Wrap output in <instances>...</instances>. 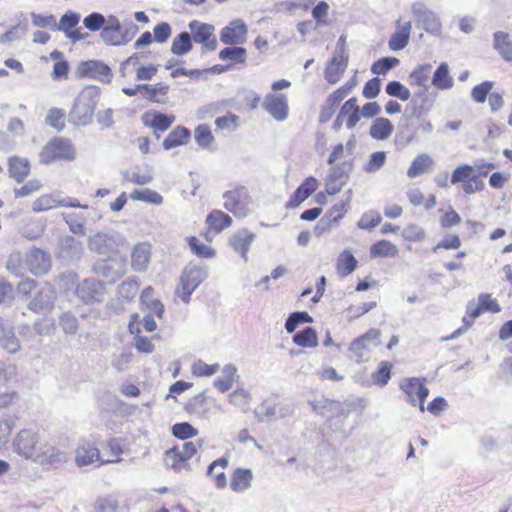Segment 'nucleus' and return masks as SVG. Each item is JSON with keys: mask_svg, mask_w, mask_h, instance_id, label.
I'll return each mask as SVG.
<instances>
[{"mask_svg": "<svg viewBox=\"0 0 512 512\" xmlns=\"http://www.w3.org/2000/svg\"><path fill=\"white\" fill-rule=\"evenodd\" d=\"M222 377L214 380L213 385L220 392L224 393L230 390L234 382L239 378L237 368L234 364H226L222 369Z\"/></svg>", "mask_w": 512, "mask_h": 512, "instance_id": "nucleus-38", "label": "nucleus"}, {"mask_svg": "<svg viewBox=\"0 0 512 512\" xmlns=\"http://www.w3.org/2000/svg\"><path fill=\"white\" fill-rule=\"evenodd\" d=\"M411 13L418 27L433 36L442 33V22L436 12L429 9L423 2L417 1L411 4Z\"/></svg>", "mask_w": 512, "mask_h": 512, "instance_id": "nucleus-6", "label": "nucleus"}, {"mask_svg": "<svg viewBox=\"0 0 512 512\" xmlns=\"http://www.w3.org/2000/svg\"><path fill=\"white\" fill-rule=\"evenodd\" d=\"M164 464L167 468L173 470L174 472H182V471H189L190 465L188 463V459L185 458L180 450L179 446H174L170 449H168L164 453L163 458Z\"/></svg>", "mask_w": 512, "mask_h": 512, "instance_id": "nucleus-32", "label": "nucleus"}, {"mask_svg": "<svg viewBox=\"0 0 512 512\" xmlns=\"http://www.w3.org/2000/svg\"><path fill=\"white\" fill-rule=\"evenodd\" d=\"M81 77L94 79L103 83H110L112 71L108 65L99 60H88L82 62L78 68Z\"/></svg>", "mask_w": 512, "mask_h": 512, "instance_id": "nucleus-17", "label": "nucleus"}, {"mask_svg": "<svg viewBox=\"0 0 512 512\" xmlns=\"http://www.w3.org/2000/svg\"><path fill=\"white\" fill-rule=\"evenodd\" d=\"M63 220L68 225L69 230L76 235H85L86 217L80 213H63Z\"/></svg>", "mask_w": 512, "mask_h": 512, "instance_id": "nucleus-48", "label": "nucleus"}, {"mask_svg": "<svg viewBox=\"0 0 512 512\" xmlns=\"http://www.w3.org/2000/svg\"><path fill=\"white\" fill-rule=\"evenodd\" d=\"M318 187L317 179L314 177L306 178L290 197L287 207L295 208L305 201Z\"/></svg>", "mask_w": 512, "mask_h": 512, "instance_id": "nucleus-31", "label": "nucleus"}, {"mask_svg": "<svg viewBox=\"0 0 512 512\" xmlns=\"http://www.w3.org/2000/svg\"><path fill=\"white\" fill-rule=\"evenodd\" d=\"M172 435L181 440H187L198 435V430L188 422L176 423L171 428Z\"/></svg>", "mask_w": 512, "mask_h": 512, "instance_id": "nucleus-57", "label": "nucleus"}, {"mask_svg": "<svg viewBox=\"0 0 512 512\" xmlns=\"http://www.w3.org/2000/svg\"><path fill=\"white\" fill-rule=\"evenodd\" d=\"M398 254V248L388 240H380L374 243L370 248V256L376 257H395Z\"/></svg>", "mask_w": 512, "mask_h": 512, "instance_id": "nucleus-47", "label": "nucleus"}, {"mask_svg": "<svg viewBox=\"0 0 512 512\" xmlns=\"http://www.w3.org/2000/svg\"><path fill=\"white\" fill-rule=\"evenodd\" d=\"M253 472L248 468H237L230 477V488L235 493L247 491L253 481Z\"/></svg>", "mask_w": 512, "mask_h": 512, "instance_id": "nucleus-29", "label": "nucleus"}, {"mask_svg": "<svg viewBox=\"0 0 512 512\" xmlns=\"http://www.w3.org/2000/svg\"><path fill=\"white\" fill-rule=\"evenodd\" d=\"M386 93L391 96L400 99L401 101H407L411 98L410 90L399 81H391L386 85Z\"/></svg>", "mask_w": 512, "mask_h": 512, "instance_id": "nucleus-59", "label": "nucleus"}, {"mask_svg": "<svg viewBox=\"0 0 512 512\" xmlns=\"http://www.w3.org/2000/svg\"><path fill=\"white\" fill-rule=\"evenodd\" d=\"M191 133L188 128L184 126L175 127L163 141V148L170 150L175 147L185 145L188 143Z\"/></svg>", "mask_w": 512, "mask_h": 512, "instance_id": "nucleus-37", "label": "nucleus"}, {"mask_svg": "<svg viewBox=\"0 0 512 512\" xmlns=\"http://www.w3.org/2000/svg\"><path fill=\"white\" fill-rule=\"evenodd\" d=\"M399 388L405 394V401L415 406L419 401V409L425 411L424 402L429 395V389L426 387V379L423 377L403 378L399 383Z\"/></svg>", "mask_w": 512, "mask_h": 512, "instance_id": "nucleus-8", "label": "nucleus"}, {"mask_svg": "<svg viewBox=\"0 0 512 512\" xmlns=\"http://www.w3.org/2000/svg\"><path fill=\"white\" fill-rule=\"evenodd\" d=\"M228 400L235 407L247 412L249 410L251 395L244 388H238L228 395Z\"/></svg>", "mask_w": 512, "mask_h": 512, "instance_id": "nucleus-52", "label": "nucleus"}, {"mask_svg": "<svg viewBox=\"0 0 512 512\" xmlns=\"http://www.w3.org/2000/svg\"><path fill=\"white\" fill-rule=\"evenodd\" d=\"M138 290L139 283L134 278L127 279L118 286L119 296L127 300L133 299L137 295Z\"/></svg>", "mask_w": 512, "mask_h": 512, "instance_id": "nucleus-64", "label": "nucleus"}, {"mask_svg": "<svg viewBox=\"0 0 512 512\" xmlns=\"http://www.w3.org/2000/svg\"><path fill=\"white\" fill-rule=\"evenodd\" d=\"M142 121L145 126L153 128L155 132H164L174 123L175 116L160 112H146L142 116Z\"/></svg>", "mask_w": 512, "mask_h": 512, "instance_id": "nucleus-30", "label": "nucleus"}, {"mask_svg": "<svg viewBox=\"0 0 512 512\" xmlns=\"http://www.w3.org/2000/svg\"><path fill=\"white\" fill-rule=\"evenodd\" d=\"M263 108L276 121H284L288 117V100L286 95L282 93L266 95L263 101Z\"/></svg>", "mask_w": 512, "mask_h": 512, "instance_id": "nucleus-19", "label": "nucleus"}, {"mask_svg": "<svg viewBox=\"0 0 512 512\" xmlns=\"http://www.w3.org/2000/svg\"><path fill=\"white\" fill-rule=\"evenodd\" d=\"M431 64H423L415 68L409 75V83L411 86L421 88L428 87L426 85L431 72Z\"/></svg>", "mask_w": 512, "mask_h": 512, "instance_id": "nucleus-51", "label": "nucleus"}, {"mask_svg": "<svg viewBox=\"0 0 512 512\" xmlns=\"http://www.w3.org/2000/svg\"><path fill=\"white\" fill-rule=\"evenodd\" d=\"M8 171L11 178L22 182L30 173V163L27 158L13 156L8 160Z\"/></svg>", "mask_w": 512, "mask_h": 512, "instance_id": "nucleus-35", "label": "nucleus"}, {"mask_svg": "<svg viewBox=\"0 0 512 512\" xmlns=\"http://www.w3.org/2000/svg\"><path fill=\"white\" fill-rule=\"evenodd\" d=\"M351 190H348V196L346 201H341L339 203L334 204L329 211L324 215V217L320 220L319 225L322 226L323 230H329L333 224L338 223L345 213L347 212L346 206L351 198Z\"/></svg>", "mask_w": 512, "mask_h": 512, "instance_id": "nucleus-28", "label": "nucleus"}, {"mask_svg": "<svg viewBox=\"0 0 512 512\" xmlns=\"http://www.w3.org/2000/svg\"><path fill=\"white\" fill-rule=\"evenodd\" d=\"M248 27L240 19H233L220 31V41L225 45H242L247 40Z\"/></svg>", "mask_w": 512, "mask_h": 512, "instance_id": "nucleus-16", "label": "nucleus"}, {"mask_svg": "<svg viewBox=\"0 0 512 512\" xmlns=\"http://www.w3.org/2000/svg\"><path fill=\"white\" fill-rule=\"evenodd\" d=\"M206 224L210 230L218 234L231 226L232 218L221 210H213L208 214Z\"/></svg>", "mask_w": 512, "mask_h": 512, "instance_id": "nucleus-42", "label": "nucleus"}, {"mask_svg": "<svg viewBox=\"0 0 512 512\" xmlns=\"http://www.w3.org/2000/svg\"><path fill=\"white\" fill-rule=\"evenodd\" d=\"M493 48L507 62L512 61V37L504 31H497L493 34Z\"/></svg>", "mask_w": 512, "mask_h": 512, "instance_id": "nucleus-36", "label": "nucleus"}, {"mask_svg": "<svg viewBox=\"0 0 512 512\" xmlns=\"http://www.w3.org/2000/svg\"><path fill=\"white\" fill-rule=\"evenodd\" d=\"M350 170L351 164L348 162H343L332 167L326 179L325 191L329 195L338 193L346 184Z\"/></svg>", "mask_w": 512, "mask_h": 512, "instance_id": "nucleus-18", "label": "nucleus"}, {"mask_svg": "<svg viewBox=\"0 0 512 512\" xmlns=\"http://www.w3.org/2000/svg\"><path fill=\"white\" fill-rule=\"evenodd\" d=\"M434 165L432 157L422 153L417 155L407 170V176L411 179L431 170Z\"/></svg>", "mask_w": 512, "mask_h": 512, "instance_id": "nucleus-41", "label": "nucleus"}, {"mask_svg": "<svg viewBox=\"0 0 512 512\" xmlns=\"http://www.w3.org/2000/svg\"><path fill=\"white\" fill-rule=\"evenodd\" d=\"M12 451L23 460L41 466H58L68 460V455L56 445L44 439L36 428H23L11 440Z\"/></svg>", "mask_w": 512, "mask_h": 512, "instance_id": "nucleus-1", "label": "nucleus"}, {"mask_svg": "<svg viewBox=\"0 0 512 512\" xmlns=\"http://www.w3.org/2000/svg\"><path fill=\"white\" fill-rule=\"evenodd\" d=\"M192 38L189 32H181L172 41L171 52L183 56L192 50Z\"/></svg>", "mask_w": 512, "mask_h": 512, "instance_id": "nucleus-46", "label": "nucleus"}, {"mask_svg": "<svg viewBox=\"0 0 512 512\" xmlns=\"http://www.w3.org/2000/svg\"><path fill=\"white\" fill-rule=\"evenodd\" d=\"M56 299V293L50 285L42 287L34 299L29 303L28 308L35 313H42L50 310Z\"/></svg>", "mask_w": 512, "mask_h": 512, "instance_id": "nucleus-23", "label": "nucleus"}, {"mask_svg": "<svg viewBox=\"0 0 512 512\" xmlns=\"http://www.w3.org/2000/svg\"><path fill=\"white\" fill-rule=\"evenodd\" d=\"M223 207L238 218H244L250 213L251 197L244 186H236L223 193Z\"/></svg>", "mask_w": 512, "mask_h": 512, "instance_id": "nucleus-4", "label": "nucleus"}, {"mask_svg": "<svg viewBox=\"0 0 512 512\" xmlns=\"http://www.w3.org/2000/svg\"><path fill=\"white\" fill-rule=\"evenodd\" d=\"M132 200L143 201L150 204L160 205L163 197L156 191L151 189H136L130 194Z\"/></svg>", "mask_w": 512, "mask_h": 512, "instance_id": "nucleus-54", "label": "nucleus"}, {"mask_svg": "<svg viewBox=\"0 0 512 512\" xmlns=\"http://www.w3.org/2000/svg\"><path fill=\"white\" fill-rule=\"evenodd\" d=\"M188 245L193 254L201 258H212L215 255V251L207 245L201 244L195 236L187 238Z\"/></svg>", "mask_w": 512, "mask_h": 512, "instance_id": "nucleus-62", "label": "nucleus"}, {"mask_svg": "<svg viewBox=\"0 0 512 512\" xmlns=\"http://www.w3.org/2000/svg\"><path fill=\"white\" fill-rule=\"evenodd\" d=\"M104 284L93 278H86L76 287L77 298L85 304L101 302L104 299Z\"/></svg>", "mask_w": 512, "mask_h": 512, "instance_id": "nucleus-15", "label": "nucleus"}, {"mask_svg": "<svg viewBox=\"0 0 512 512\" xmlns=\"http://www.w3.org/2000/svg\"><path fill=\"white\" fill-rule=\"evenodd\" d=\"M94 273L109 283H115L126 273V258L120 253L98 260L93 266Z\"/></svg>", "mask_w": 512, "mask_h": 512, "instance_id": "nucleus-5", "label": "nucleus"}, {"mask_svg": "<svg viewBox=\"0 0 512 512\" xmlns=\"http://www.w3.org/2000/svg\"><path fill=\"white\" fill-rule=\"evenodd\" d=\"M232 47H226L219 52V58L222 61L230 60L234 63L243 64L246 62L247 51L245 48L238 45H231Z\"/></svg>", "mask_w": 512, "mask_h": 512, "instance_id": "nucleus-50", "label": "nucleus"}, {"mask_svg": "<svg viewBox=\"0 0 512 512\" xmlns=\"http://www.w3.org/2000/svg\"><path fill=\"white\" fill-rule=\"evenodd\" d=\"M206 276V271L196 266L188 267L183 271L180 278L181 292H179V296L183 302L188 303L190 301L191 294Z\"/></svg>", "mask_w": 512, "mask_h": 512, "instance_id": "nucleus-14", "label": "nucleus"}, {"mask_svg": "<svg viewBox=\"0 0 512 512\" xmlns=\"http://www.w3.org/2000/svg\"><path fill=\"white\" fill-rule=\"evenodd\" d=\"M153 295L154 290L149 286L142 291L140 301L151 314L161 318L164 314V305L160 300L154 298Z\"/></svg>", "mask_w": 512, "mask_h": 512, "instance_id": "nucleus-44", "label": "nucleus"}, {"mask_svg": "<svg viewBox=\"0 0 512 512\" xmlns=\"http://www.w3.org/2000/svg\"><path fill=\"white\" fill-rule=\"evenodd\" d=\"M387 155L384 151L373 152L366 163L363 165V171L366 173H375L379 171L386 163Z\"/></svg>", "mask_w": 512, "mask_h": 512, "instance_id": "nucleus-55", "label": "nucleus"}, {"mask_svg": "<svg viewBox=\"0 0 512 512\" xmlns=\"http://www.w3.org/2000/svg\"><path fill=\"white\" fill-rule=\"evenodd\" d=\"M99 98L100 89L97 86H85L74 101L69 114L70 121L78 126L90 124Z\"/></svg>", "mask_w": 512, "mask_h": 512, "instance_id": "nucleus-2", "label": "nucleus"}, {"mask_svg": "<svg viewBox=\"0 0 512 512\" xmlns=\"http://www.w3.org/2000/svg\"><path fill=\"white\" fill-rule=\"evenodd\" d=\"M255 239V234L251 233L247 229H242L236 232L230 238V245L233 250L239 253L245 262L248 260V252L252 242Z\"/></svg>", "mask_w": 512, "mask_h": 512, "instance_id": "nucleus-26", "label": "nucleus"}, {"mask_svg": "<svg viewBox=\"0 0 512 512\" xmlns=\"http://www.w3.org/2000/svg\"><path fill=\"white\" fill-rule=\"evenodd\" d=\"M76 157V152L70 140L64 138H54L49 141L40 152V162L49 164L59 160L72 161Z\"/></svg>", "mask_w": 512, "mask_h": 512, "instance_id": "nucleus-3", "label": "nucleus"}, {"mask_svg": "<svg viewBox=\"0 0 512 512\" xmlns=\"http://www.w3.org/2000/svg\"><path fill=\"white\" fill-rule=\"evenodd\" d=\"M219 370L220 365L218 363L207 364L202 360L194 362L191 368L192 374L196 377H209L216 374Z\"/></svg>", "mask_w": 512, "mask_h": 512, "instance_id": "nucleus-58", "label": "nucleus"}, {"mask_svg": "<svg viewBox=\"0 0 512 512\" xmlns=\"http://www.w3.org/2000/svg\"><path fill=\"white\" fill-rule=\"evenodd\" d=\"M411 30L412 23L410 21L401 22V20H398L396 22V30L388 42L390 50L399 51L404 49L409 43Z\"/></svg>", "mask_w": 512, "mask_h": 512, "instance_id": "nucleus-24", "label": "nucleus"}, {"mask_svg": "<svg viewBox=\"0 0 512 512\" xmlns=\"http://www.w3.org/2000/svg\"><path fill=\"white\" fill-rule=\"evenodd\" d=\"M432 85L439 90H448L454 86V80L449 73V66L446 62H442L435 70Z\"/></svg>", "mask_w": 512, "mask_h": 512, "instance_id": "nucleus-43", "label": "nucleus"}, {"mask_svg": "<svg viewBox=\"0 0 512 512\" xmlns=\"http://www.w3.org/2000/svg\"><path fill=\"white\" fill-rule=\"evenodd\" d=\"M394 126L387 118H376L371 126L369 134L375 140H387L393 133Z\"/></svg>", "mask_w": 512, "mask_h": 512, "instance_id": "nucleus-40", "label": "nucleus"}, {"mask_svg": "<svg viewBox=\"0 0 512 512\" xmlns=\"http://www.w3.org/2000/svg\"><path fill=\"white\" fill-rule=\"evenodd\" d=\"M392 365L388 361H382L376 372L372 374V380L380 387L387 385L391 378Z\"/></svg>", "mask_w": 512, "mask_h": 512, "instance_id": "nucleus-60", "label": "nucleus"}, {"mask_svg": "<svg viewBox=\"0 0 512 512\" xmlns=\"http://www.w3.org/2000/svg\"><path fill=\"white\" fill-rule=\"evenodd\" d=\"M190 35L195 43L203 45L207 50L214 51L217 48V39L214 37L215 27L209 23L192 20L188 23Z\"/></svg>", "mask_w": 512, "mask_h": 512, "instance_id": "nucleus-11", "label": "nucleus"}, {"mask_svg": "<svg viewBox=\"0 0 512 512\" xmlns=\"http://www.w3.org/2000/svg\"><path fill=\"white\" fill-rule=\"evenodd\" d=\"M194 139L200 147L209 148L214 141L209 125L199 124L194 130Z\"/></svg>", "mask_w": 512, "mask_h": 512, "instance_id": "nucleus-56", "label": "nucleus"}, {"mask_svg": "<svg viewBox=\"0 0 512 512\" xmlns=\"http://www.w3.org/2000/svg\"><path fill=\"white\" fill-rule=\"evenodd\" d=\"M380 335V330L374 328L369 329L366 333L357 337L351 342L349 351L353 354L357 361H360L363 358L364 352L367 350L370 343L375 345L379 344Z\"/></svg>", "mask_w": 512, "mask_h": 512, "instance_id": "nucleus-21", "label": "nucleus"}, {"mask_svg": "<svg viewBox=\"0 0 512 512\" xmlns=\"http://www.w3.org/2000/svg\"><path fill=\"white\" fill-rule=\"evenodd\" d=\"M121 237L116 233L97 232L88 236L87 246L90 251L99 255L119 253Z\"/></svg>", "mask_w": 512, "mask_h": 512, "instance_id": "nucleus-9", "label": "nucleus"}, {"mask_svg": "<svg viewBox=\"0 0 512 512\" xmlns=\"http://www.w3.org/2000/svg\"><path fill=\"white\" fill-rule=\"evenodd\" d=\"M0 345L7 352L14 354L20 349V342L13 329L0 318Z\"/></svg>", "mask_w": 512, "mask_h": 512, "instance_id": "nucleus-34", "label": "nucleus"}, {"mask_svg": "<svg viewBox=\"0 0 512 512\" xmlns=\"http://www.w3.org/2000/svg\"><path fill=\"white\" fill-rule=\"evenodd\" d=\"M27 263L34 275H42L51 268L50 255L41 249H32L27 256Z\"/></svg>", "mask_w": 512, "mask_h": 512, "instance_id": "nucleus-25", "label": "nucleus"}, {"mask_svg": "<svg viewBox=\"0 0 512 512\" xmlns=\"http://www.w3.org/2000/svg\"><path fill=\"white\" fill-rule=\"evenodd\" d=\"M101 461L99 449L92 442H82L75 451V463L78 467L88 466L95 462L102 465Z\"/></svg>", "mask_w": 512, "mask_h": 512, "instance_id": "nucleus-22", "label": "nucleus"}, {"mask_svg": "<svg viewBox=\"0 0 512 512\" xmlns=\"http://www.w3.org/2000/svg\"><path fill=\"white\" fill-rule=\"evenodd\" d=\"M293 342L303 348H315L318 345L316 331L311 327H306L293 336Z\"/></svg>", "mask_w": 512, "mask_h": 512, "instance_id": "nucleus-49", "label": "nucleus"}, {"mask_svg": "<svg viewBox=\"0 0 512 512\" xmlns=\"http://www.w3.org/2000/svg\"><path fill=\"white\" fill-rule=\"evenodd\" d=\"M84 253V247L80 240L73 236H63L58 241L56 256L65 264L79 261Z\"/></svg>", "mask_w": 512, "mask_h": 512, "instance_id": "nucleus-13", "label": "nucleus"}, {"mask_svg": "<svg viewBox=\"0 0 512 512\" xmlns=\"http://www.w3.org/2000/svg\"><path fill=\"white\" fill-rule=\"evenodd\" d=\"M311 322L313 319L307 312H294L286 320L285 329L288 333H293L300 324Z\"/></svg>", "mask_w": 512, "mask_h": 512, "instance_id": "nucleus-61", "label": "nucleus"}, {"mask_svg": "<svg viewBox=\"0 0 512 512\" xmlns=\"http://www.w3.org/2000/svg\"><path fill=\"white\" fill-rule=\"evenodd\" d=\"M339 113L345 117L346 127L348 129H353L361 118L360 108L357 105V98L352 97L348 99L340 108Z\"/></svg>", "mask_w": 512, "mask_h": 512, "instance_id": "nucleus-39", "label": "nucleus"}, {"mask_svg": "<svg viewBox=\"0 0 512 512\" xmlns=\"http://www.w3.org/2000/svg\"><path fill=\"white\" fill-rule=\"evenodd\" d=\"M436 96V93L430 91L429 87L421 88L414 93L407 109L416 118L425 117L433 108Z\"/></svg>", "mask_w": 512, "mask_h": 512, "instance_id": "nucleus-12", "label": "nucleus"}, {"mask_svg": "<svg viewBox=\"0 0 512 512\" xmlns=\"http://www.w3.org/2000/svg\"><path fill=\"white\" fill-rule=\"evenodd\" d=\"M348 57L343 48L337 50L325 68L324 76L328 83L335 84L347 67Z\"/></svg>", "mask_w": 512, "mask_h": 512, "instance_id": "nucleus-20", "label": "nucleus"}, {"mask_svg": "<svg viewBox=\"0 0 512 512\" xmlns=\"http://www.w3.org/2000/svg\"><path fill=\"white\" fill-rule=\"evenodd\" d=\"M17 367L10 361H0V390L16 380Z\"/></svg>", "mask_w": 512, "mask_h": 512, "instance_id": "nucleus-53", "label": "nucleus"}, {"mask_svg": "<svg viewBox=\"0 0 512 512\" xmlns=\"http://www.w3.org/2000/svg\"><path fill=\"white\" fill-rule=\"evenodd\" d=\"M357 266L356 258L349 251L345 250L337 258V272L341 277L351 274Z\"/></svg>", "mask_w": 512, "mask_h": 512, "instance_id": "nucleus-45", "label": "nucleus"}, {"mask_svg": "<svg viewBox=\"0 0 512 512\" xmlns=\"http://www.w3.org/2000/svg\"><path fill=\"white\" fill-rule=\"evenodd\" d=\"M80 21V15L78 13L69 11L65 13L59 21L56 23V30L64 32L65 35L71 31L72 28L76 27Z\"/></svg>", "mask_w": 512, "mask_h": 512, "instance_id": "nucleus-63", "label": "nucleus"}, {"mask_svg": "<svg viewBox=\"0 0 512 512\" xmlns=\"http://www.w3.org/2000/svg\"><path fill=\"white\" fill-rule=\"evenodd\" d=\"M122 175L127 182L145 185L153 180V168L148 164L137 165L124 171Z\"/></svg>", "mask_w": 512, "mask_h": 512, "instance_id": "nucleus-27", "label": "nucleus"}, {"mask_svg": "<svg viewBox=\"0 0 512 512\" xmlns=\"http://www.w3.org/2000/svg\"><path fill=\"white\" fill-rule=\"evenodd\" d=\"M450 182L453 185L462 184L465 194L471 195L484 189V182L475 173V168L469 164L457 166L452 172Z\"/></svg>", "mask_w": 512, "mask_h": 512, "instance_id": "nucleus-7", "label": "nucleus"}, {"mask_svg": "<svg viewBox=\"0 0 512 512\" xmlns=\"http://www.w3.org/2000/svg\"><path fill=\"white\" fill-rule=\"evenodd\" d=\"M151 257V246L144 242L137 244L131 254V265L135 271L143 272L147 269Z\"/></svg>", "mask_w": 512, "mask_h": 512, "instance_id": "nucleus-33", "label": "nucleus"}, {"mask_svg": "<svg viewBox=\"0 0 512 512\" xmlns=\"http://www.w3.org/2000/svg\"><path fill=\"white\" fill-rule=\"evenodd\" d=\"M58 207L87 209L88 205L80 204L76 198H63L60 196V194L55 193L42 194L32 203V210L36 213L48 211Z\"/></svg>", "mask_w": 512, "mask_h": 512, "instance_id": "nucleus-10", "label": "nucleus"}]
</instances>
